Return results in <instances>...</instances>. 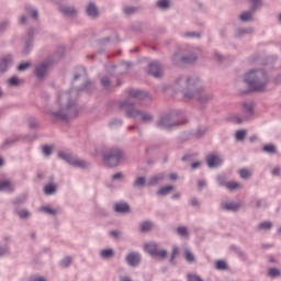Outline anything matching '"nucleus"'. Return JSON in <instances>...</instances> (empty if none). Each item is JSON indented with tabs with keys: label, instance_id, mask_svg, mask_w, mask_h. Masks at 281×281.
I'll return each instance as SVG.
<instances>
[{
	"label": "nucleus",
	"instance_id": "obj_1",
	"mask_svg": "<svg viewBox=\"0 0 281 281\" xmlns=\"http://www.w3.org/2000/svg\"><path fill=\"white\" fill-rule=\"evenodd\" d=\"M176 85L184 100H198L200 104H207L214 100V94L205 91L203 82L198 77L181 75L177 78Z\"/></svg>",
	"mask_w": 281,
	"mask_h": 281
},
{
	"label": "nucleus",
	"instance_id": "obj_2",
	"mask_svg": "<svg viewBox=\"0 0 281 281\" xmlns=\"http://www.w3.org/2000/svg\"><path fill=\"white\" fill-rule=\"evenodd\" d=\"M78 90L71 89L64 91L57 99L59 104L58 111L52 112L53 117L61 120V122H71L80 115V109L78 108Z\"/></svg>",
	"mask_w": 281,
	"mask_h": 281
},
{
	"label": "nucleus",
	"instance_id": "obj_3",
	"mask_svg": "<svg viewBox=\"0 0 281 281\" xmlns=\"http://www.w3.org/2000/svg\"><path fill=\"white\" fill-rule=\"evenodd\" d=\"M244 82L250 91H267L269 77L265 70H250L244 76Z\"/></svg>",
	"mask_w": 281,
	"mask_h": 281
},
{
	"label": "nucleus",
	"instance_id": "obj_4",
	"mask_svg": "<svg viewBox=\"0 0 281 281\" xmlns=\"http://www.w3.org/2000/svg\"><path fill=\"white\" fill-rule=\"evenodd\" d=\"M121 109L125 111L127 117H139L142 124H150V122H154L155 120L153 113L137 109L135 103L130 100L122 102Z\"/></svg>",
	"mask_w": 281,
	"mask_h": 281
},
{
	"label": "nucleus",
	"instance_id": "obj_5",
	"mask_svg": "<svg viewBox=\"0 0 281 281\" xmlns=\"http://www.w3.org/2000/svg\"><path fill=\"white\" fill-rule=\"evenodd\" d=\"M125 157L126 154L124 150L119 147H112L103 154V164H105L108 168H116L119 164L124 161Z\"/></svg>",
	"mask_w": 281,
	"mask_h": 281
},
{
	"label": "nucleus",
	"instance_id": "obj_6",
	"mask_svg": "<svg viewBox=\"0 0 281 281\" xmlns=\"http://www.w3.org/2000/svg\"><path fill=\"white\" fill-rule=\"evenodd\" d=\"M58 157L59 159H63L64 161H66L70 166H75L76 168H89V166H91L90 162H87L80 158H76V156L71 154H65L64 151H59Z\"/></svg>",
	"mask_w": 281,
	"mask_h": 281
},
{
	"label": "nucleus",
	"instance_id": "obj_7",
	"mask_svg": "<svg viewBox=\"0 0 281 281\" xmlns=\"http://www.w3.org/2000/svg\"><path fill=\"white\" fill-rule=\"evenodd\" d=\"M156 126L157 128H162L164 131H172V128L179 126V122L172 121V116L170 114H165L156 122Z\"/></svg>",
	"mask_w": 281,
	"mask_h": 281
},
{
	"label": "nucleus",
	"instance_id": "obj_8",
	"mask_svg": "<svg viewBox=\"0 0 281 281\" xmlns=\"http://www.w3.org/2000/svg\"><path fill=\"white\" fill-rule=\"evenodd\" d=\"M52 69V61H44L35 67V76L40 80H43L47 72Z\"/></svg>",
	"mask_w": 281,
	"mask_h": 281
},
{
	"label": "nucleus",
	"instance_id": "obj_9",
	"mask_svg": "<svg viewBox=\"0 0 281 281\" xmlns=\"http://www.w3.org/2000/svg\"><path fill=\"white\" fill-rule=\"evenodd\" d=\"M78 79H80L85 82L82 86H80L78 88V91H82V90L87 89V85H89V80L87 77V69L81 67L77 70V74L74 76V80H78Z\"/></svg>",
	"mask_w": 281,
	"mask_h": 281
},
{
	"label": "nucleus",
	"instance_id": "obj_10",
	"mask_svg": "<svg viewBox=\"0 0 281 281\" xmlns=\"http://www.w3.org/2000/svg\"><path fill=\"white\" fill-rule=\"evenodd\" d=\"M171 60L172 65H176V67H181V65H186V63L189 61V59L184 56V49H180L176 54H173Z\"/></svg>",
	"mask_w": 281,
	"mask_h": 281
},
{
	"label": "nucleus",
	"instance_id": "obj_11",
	"mask_svg": "<svg viewBox=\"0 0 281 281\" xmlns=\"http://www.w3.org/2000/svg\"><path fill=\"white\" fill-rule=\"evenodd\" d=\"M206 164L209 168H216L223 164V159L217 154H210L206 156Z\"/></svg>",
	"mask_w": 281,
	"mask_h": 281
},
{
	"label": "nucleus",
	"instance_id": "obj_12",
	"mask_svg": "<svg viewBox=\"0 0 281 281\" xmlns=\"http://www.w3.org/2000/svg\"><path fill=\"white\" fill-rule=\"evenodd\" d=\"M147 72L149 76H154V78H159L162 74V68L161 65L157 61H153L148 65V70Z\"/></svg>",
	"mask_w": 281,
	"mask_h": 281
},
{
	"label": "nucleus",
	"instance_id": "obj_13",
	"mask_svg": "<svg viewBox=\"0 0 281 281\" xmlns=\"http://www.w3.org/2000/svg\"><path fill=\"white\" fill-rule=\"evenodd\" d=\"M14 63V57L12 55H5L0 58V74H5L8 67Z\"/></svg>",
	"mask_w": 281,
	"mask_h": 281
},
{
	"label": "nucleus",
	"instance_id": "obj_14",
	"mask_svg": "<svg viewBox=\"0 0 281 281\" xmlns=\"http://www.w3.org/2000/svg\"><path fill=\"white\" fill-rule=\"evenodd\" d=\"M128 98H134V100H146L148 98V92L139 89H130Z\"/></svg>",
	"mask_w": 281,
	"mask_h": 281
},
{
	"label": "nucleus",
	"instance_id": "obj_15",
	"mask_svg": "<svg viewBox=\"0 0 281 281\" xmlns=\"http://www.w3.org/2000/svg\"><path fill=\"white\" fill-rule=\"evenodd\" d=\"M126 262L130 267H137L142 262V256L139 252H131L126 256Z\"/></svg>",
	"mask_w": 281,
	"mask_h": 281
},
{
	"label": "nucleus",
	"instance_id": "obj_16",
	"mask_svg": "<svg viewBox=\"0 0 281 281\" xmlns=\"http://www.w3.org/2000/svg\"><path fill=\"white\" fill-rule=\"evenodd\" d=\"M116 214H131V206L126 202H119L114 204Z\"/></svg>",
	"mask_w": 281,
	"mask_h": 281
},
{
	"label": "nucleus",
	"instance_id": "obj_17",
	"mask_svg": "<svg viewBox=\"0 0 281 281\" xmlns=\"http://www.w3.org/2000/svg\"><path fill=\"white\" fill-rule=\"evenodd\" d=\"M86 12L91 19H98L100 16V10H98V7L93 2L88 4Z\"/></svg>",
	"mask_w": 281,
	"mask_h": 281
},
{
	"label": "nucleus",
	"instance_id": "obj_18",
	"mask_svg": "<svg viewBox=\"0 0 281 281\" xmlns=\"http://www.w3.org/2000/svg\"><path fill=\"white\" fill-rule=\"evenodd\" d=\"M165 179H166V173H157L149 178L147 186L149 187L157 186V183H161V181H164Z\"/></svg>",
	"mask_w": 281,
	"mask_h": 281
},
{
	"label": "nucleus",
	"instance_id": "obj_19",
	"mask_svg": "<svg viewBox=\"0 0 281 281\" xmlns=\"http://www.w3.org/2000/svg\"><path fill=\"white\" fill-rule=\"evenodd\" d=\"M184 58L189 61H184V65H192V63H196L198 57L196 54L192 53V50L184 49Z\"/></svg>",
	"mask_w": 281,
	"mask_h": 281
},
{
	"label": "nucleus",
	"instance_id": "obj_20",
	"mask_svg": "<svg viewBox=\"0 0 281 281\" xmlns=\"http://www.w3.org/2000/svg\"><path fill=\"white\" fill-rule=\"evenodd\" d=\"M254 12L251 9L249 11H245L239 15L240 21L243 23H248V21H254Z\"/></svg>",
	"mask_w": 281,
	"mask_h": 281
},
{
	"label": "nucleus",
	"instance_id": "obj_21",
	"mask_svg": "<svg viewBox=\"0 0 281 281\" xmlns=\"http://www.w3.org/2000/svg\"><path fill=\"white\" fill-rule=\"evenodd\" d=\"M7 190L8 192H14V184L10 180L0 181V191Z\"/></svg>",
	"mask_w": 281,
	"mask_h": 281
},
{
	"label": "nucleus",
	"instance_id": "obj_22",
	"mask_svg": "<svg viewBox=\"0 0 281 281\" xmlns=\"http://www.w3.org/2000/svg\"><path fill=\"white\" fill-rule=\"evenodd\" d=\"M60 13L65 14L66 16H76L78 14V11L74 7H61Z\"/></svg>",
	"mask_w": 281,
	"mask_h": 281
},
{
	"label": "nucleus",
	"instance_id": "obj_23",
	"mask_svg": "<svg viewBox=\"0 0 281 281\" xmlns=\"http://www.w3.org/2000/svg\"><path fill=\"white\" fill-rule=\"evenodd\" d=\"M223 210H227L228 212H237V210L240 209V203H223L222 204Z\"/></svg>",
	"mask_w": 281,
	"mask_h": 281
},
{
	"label": "nucleus",
	"instance_id": "obj_24",
	"mask_svg": "<svg viewBox=\"0 0 281 281\" xmlns=\"http://www.w3.org/2000/svg\"><path fill=\"white\" fill-rule=\"evenodd\" d=\"M220 186H225V188H227V190H240V188H243V186H240V183L236 182V181H229V182H220Z\"/></svg>",
	"mask_w": 281,
	"mask_h": 281
},
{
	"label": "nucleus",
	"instance_id": "obj_25",
	"mask_svg": "<svg viewBox=\"0 0 281 281\" xmlns=\"http://www.w3.org/2000/svg\"><path fill=\"white\" fill-rule=\"evenodd\" d=\"M158 246L156 243H149L145 246V251L151 255L155 258V254H157Z\"/></svg>",
	"mask_w": 281,
	"mask_h": 281
},
{
	"label": "nucleus",
	"instance_id": "obj_26",
	"mask_svg": "<svg viewBox=\"0 0 281 281\" xmlns=\"http://www.w3.org/2000/svg\"><path fill=\"white\" fill-rule=\"evenodd\" d=\"M172 190H175V186H165L157 191V194L160 196H166V195L170 194V192H172Z\"/></svg>",
	"mask_w": 281,
	"mask_h": 281
},
{
	"label": "nucleus",
	"instance_id": "obj_27",
	"mask_svg": "<svg viewBox=\"0 0 281 281\" xmlns=\"http://www.w3.org/2000/svg\"><path fill=\"white\" fill-rule=\"evenodd\" d=\"M56 190H58V187L56 186V183H48L44 187V192L47 195L56 193Z\"/></svg>",
	"mask_w": 281,
	"mask_h": 281
},
{
	"label": "nucleus",
	"instance_id": "obj_28",
	"mask_svg": "<svg viewBox=\"0 0 281 281\" xmlns=\"http://www.w3.org/2000/svg\"><path fill=\"white\" fill-rule=\"evenodd\" d=\"M262 150L263 153H268V155H276V153H278V148L273 144H266Z\"/></svg>",
	"mask_w": 281,
	"mask_h": 281
},
{
	"label": "nucleus",
	"instance_id": "obj_29",
	"mask_svg": "<svg viewBox=\"0 0 281 281\" xmlns=\"http://www.w3.org/2000/svg\"><path fill=\"white\" fill-rule=\"evenodd\" d=\"M133 187L139 188V189L145 188L146 187V177L142 176V177L136 178V180L133 183Z\"/></svg>",
	"mask_w": 281,
	"mask_h": 281
},
{
	"label": "nucleus",
	"instance_id": "obj_30",
	"mask_svg": "<svg viewBox=\"0 0 281 281\" xmlns=\"http://www.w3.org/2000/svg\"><path fill=\"white\" fill-rule=\"evenodd\" d=\"M244 113L246 117L254 114V104L251 103H244L243 104Z\"/></svg>",
	"mask_w": 281,
	"mask_h": 281
},
{
	"label": "nucleus",
	"instance_id": "obj_31",
	"mask_svg": "<svg viewBox=\"0 0 281 281\" xmlns=\"http://www.w3.org/2000/svg\"><path fill=\"white\" fill-rule=\"evenodd\" d=\"M153 229V222L145 221L140 224V232L146 233Z\"/></svg>",
	"mask_w": 281,
	"mask_h": 281
},
{
	"label": "nucleus",
	"instance_id": "obj_32",
	"mask_svg": "<svg viewBox=\"0 0 281 281\" xmlns=\"http://www.w3.org/2000/svg\"><path fill=\"white\" fill-rule=\"evenodd\" d=\"M247 137V130H238L235 134V139L237 142H243Z\"/></svg>",
	"mask_w": 281,
	"mask_h": 281
},
{
	"label": "nucleus",
	"instance_id": "obj_33",
	"mask_svg": "<svg viewBox=\"0 0 281 281\" xmlns=\"http://www.w3.org/2000/svg\"><path fill=\"white\" fill-rule=\"evenodd\" d=\"M156 5L160 8V10H168V8H170V0H158Z\"/></svg>",
	"mask_w": 281,
	"mask_h": 281
},
{
	"label": "nucleus",
	"instance_id": "obj_34",
	"mask_svg": "<svg viewBox=\"0 0 281 281\" xmlns=\"http://www.w3.org/2000/svg\"><path fill=\"white\" fill-rule=\"evenodd\" d=\"M101 85H102L103 89H106V91H109V89H111V79L109 78V76H103L101 78Z\"/></svg>",
	"mask_w": 281,
	"mask_h": 281
},
{
	"label": "nucleus",
	"instance_id": "obj_35",
	"mask_svg": "<svg viewBox=\"0 0 281 281\" xmlns=\"http://www.w3.org/2000/svg\"><path fill=\"white\" fill-rule=\"evenodd\" d=\"M268 276L270 278H280L281 271L278 268H270L269 271H268Z\"/></svg>",
	"mask_w": 281,
	"mask_h": 281
},
{
	"label": "nucleus",
	"instance_id": "obj_36",
	"mask_svg": "<svg viewBox=\"0 0 281 281\" xmlns=\"http://www.w3.org/2000/svg\"><path fill=\"white\" fill-rule=\"evenodd\" d=\"M184 258L187 262H194L196 260V258H194V255L192 254V251H190V249L184 250Z\"/></svg>",
	"mask_w": 281,
	"mask_h": 281
},
{
	"label": "nucleus",
	"instance_id": "obj_37",
	"mask_svg": "<svg viewBox=\"0 0 281 281\" xmlns=\"http://www.w3.org/2000/svg\"><path fill=\"white\" fill-rule=\"evenodd\" d=\"M123 12L127 16H131V14H135V12H137V7H124Z\"/></svg>",
	"mask_w": 281,
	"mask_h": 281
},
{
	"label": "nucleus",
	"instance_id": "obj_38",
	"mask_svg": "<svg viewBox=\"0 0 281 281\" xmlns=\"http://www.w3.org/2000/svg\"><path fill=\"white\" fill-rule=\"evenodd\" d=\"M32 67V63L25 61L18 66V71H27Z\"/></svg>",
	"mask_w": 281,
	"mask_h": 281
},
{
	"label": "nucleus",
	"instance_id": "obj_39",
	"mask_svg": "<svg viewBox=\"0 0 281 281\" xmlns=\"http://www.w3.org/2000/svg\"><path fill=\"white\" fill-rule=\"evenodd\" d=\"M239 176H240L241 179H249V177H251V170L240 169L239 170Z\"/></svg>",
	"mask_w": 281,
	"mask_h": 281
},
{
	"label": "nucleus",
	"instance_id": "obj_40",
	"mask_svg": "<svg viewBox=\"0 0 281 281\" xmlns=\"http://www.w3.org/2000/svg\"><path fill=\"white\" fill-rule=\"evenodd\" d=\"M273 227V223L271 222H262L258 225V229H271Z\"/></svg>",
	"mask_w": 281,
	"mask_h": 281
},
{
	"label": "nucleus",
	"instance_id": "obj_41",
	"mask_svg": "<svg viewBox=\"0 0 281 281\" xmlns=\"http://www.w3.org/2000/svg\"><path fill=\"white\" fill-rule=\"evenodd\" d=\"M25 11L31 14L32 19H38V11L36 9H32L31 7H25Z\"/></svg>",
	"mask_w": 281,
	"mask_h": 281
},
{
	"label": "nucleus",
	"instance_id": "obj_42",
	"mask_svg": "<svg viewBox=\"0 0 281 281\" xmlns=\"http://www.w3.org/2000/svg\"><path fill=\"white\" fill-rule=\"evenodd\" d=\"M9 85L11 86V87H19V85H21V79H19L18 77H11L10 79H9Z\"/></svg>",
	"mask_w": 281,
	"mask_h": 281
},
{
	"label": "nucleus",
	"instance_id": "obj_43",
	"mask_svg": "<svg viewBox=\"0 0 281 281\" xmlns=\"http://www.w3.org/2000/svg\"><path fill=\"white\" fill-rule=\"evenodd\" d=\"M252 33H254V27L238 30V36H245V34H252Z\"/></svg>",
	"mask_w": 281,
	"mask_h": 281
},
{
	"label": "nucleus",
	"instance_id": "obj_44",
	"mask_svg": "<svg viewBox=\"0 0 281 281\" xmlns=\"http://www.w3.org/2000/svg\"><path fill=\"white\" fill-rule=\"evenodd\" d=\"M250 2L252 3V7L250 9L252 12H256V10H258V8H260V5H262L261 0H250Z\"/></svg>",
	"mask_w": 281,
	"mask_h": 281
},
{
	"label": "nucleus",
	"instance_id": "obj_45",
	"mask_svg": "<svg viewBox=\"0 0 281 281\" xmlns=\"http://www.w3.org/2000/svg\"><path fill=\"white\" fill-rule=\"evenodd\" d=\"M235 254L240 258V260H247V254H245L240 248H235Z\"/></svg>",
	"mask_w": 281,
	"mask_h": 281
},
{
	"label": "nucleus",
	"instance_id": "obj_46",
	"mask_svg": "<svg viewBox=\"0 0 281 281\" xmlns=\"http://www.w3.org/2000/svg\"><path fill=\"white\" fill-rule=\"evenodd\" d=\"M177 234H178L179 236H188V227H186V226H179V227L177 228Z\"/></svg>",
	"mask_w": 281,
	"mask_h": 281
},
{
	"label": "nucleus",
	"instance_id": "obj_47",
	"mask_svg": "<svg viewBox=\"0 0 281 281\" xmlns=\"http://www.w3.org/2000/svg\"><path fill=\"white\" fill-rule=\"evenodd\" d=\"M102 258H111L113 256V249H104L101 251Z\"/></svg>",
	"mask_w": 281,
	"mask_h": 281
},
{
	"label": "nucleus",
	"instance_id": "obj_48",
	"mask_svg": "<svg viewBox=\"0 0 281 281\" xmlns=\"http://www.w3.org/2000/svg\"><path fill=\"white\" fill-rule=\"evenodd\" d=\"M42 212H45L46 214H52L53 216H56V214H57L56 210H54L49 206L42 207Z\"/></svg>",
	"mask_w": 281,
	"mask_h": 281
},
{
	"label": "nucleus",
	"instance_id": "obj_49",
	"mask_svg": "<svg viewBox=\"0 0 281 281\" xmlns=\"http://www.w3.org/2000/svg\"><path fill=\"white\" fill-rule=\"evenodd\" d=\"M168 256V251H166V250H159L158 248H157V250H156V252H155V257H158V258H166Z\"/></svg>",
	"mask_w": 281,
	"mask_h": 281
},
{
	"label": "nucleus",
	"instance_id": "obj_50",
	"mask_svg": "<svg viewBox=\"0 0 281 281\" xmlns=\"http://www.w3.org/2000/svg\"><path fill=\"white\" fill-rule=\"evenodd\" d=\"M184 36H187V38H201V33L188 32L184 34Z\"/></svg>",
	"mask_w": 281,
	"mask_h": 281
},
{
	"label": "nucleus",
	"instance_id": "obj_51",
	"mask_svg": "<svg viewBox=\"0 0 281 281\" xmlns=\"http://www.w3.org/2000/svg\"><path fill=\"white\" fill-rule=\"evenodd\" d=\"M216 269H220V270H224V269H227V262L223 261V260H218L216 262Z\"/></svg>",
	"mask_w": 281,
	"mask_h": 281
},
{
	"label": "nucleus",
	"instance_id": "obj_52",
	"mask_svg": "<svg viewBox=\"0 0 281 281\" xmlns=\"http://www.w3.org/2000/svg\"><path fill=\"white\" fill-rule=\"evenodd\" d=\"M27 124L30 128H36L38 126V121H36L35 119H29Z\"/></svg>",
	"mask_w": 281,
	"mask_h": 281
},
{
	"label": "nucleus",
	"instance_id": "obj_53",
	"mask_svg": "<svg viewBox=\"0 0 281 281\" xmlns=\"http://www.w3.org/2000/svg\"><path fill=\"white\" fill-rule=\"evenodd\" d=\"M43 153L46 157H49V155H52V146L49 145H44L43 146Z\"/></svg>",
	"mask_w": 281,
	"mask_h": 281
},
{
	"label": "nucleus",
	"instance_id": "obj_54",
	"mask_svg": "<svg viewBox=\"0 0 281 281\" xmlns=\"http://www.w3.org/2000/svg\"><path fill=\"white\" fill-rule=\"evenodd\" d=\"M109 126H111V128L115 127V126H122V120H112L110 123H109Z\"/></svg>",
	"mask_w": 281,
	"mask_h": 281
},
{
	"label": "nucleus",
	"instance_id": "obj_55",
	"mask_svg": "<svg viewBox=\"0 0 281 281\" xmlns=\"http://www.w3.org/2000/svg\"><path fill=\"white\" fill-rule=\"evenodd\" d=\"M124 178V173L122 172H116L112 176V181H122V179Z\"/></svg>",
	"mask_w": 281,
	"mask_h": 281
},
{
	"label": "nucleus",
	"instance_id": "obj_56",
	"mask_svg": "<svg viewBox=\"0 0 281 281\" xmlns=\"http://www.w3.org/2000/svg\"><path fill=\"white\" fill-rule=\"evenodd\" d=\"M188 280L189 281H203L199 274H188Z\"/></svg>",
	"mask_w": 281,
	"mask_h": 281
},
{
	"label": "nucleus",
	"instance_id": "obj_57",
	"mask_svg": "<svg viewBox=\"0 0 281 281\" xmlns=\"http://www.w3.org/2000/svg\"><path fill=\"white\" fill-rule=\"evenodd\" d=\"M18 215L20 216V218H29V216H30V211H27V210L20 211V212L18 213Z\"/></svg>",
	"mask_w": 281,
	"mask_h": 281
},
{
	"label": "nucleus",
	"instance_id": "obj_58",
	"mask_svg": "<svg viewBox=\"0 0 281 281\" xmlns=\"http://www.w3.org/2000/svg\"><path fill=\"white\" fill-rule=\"evenodd\" d=\"M234 120H235L236 124H243V122H245V120H247V116L244 115V117H241L239 115H235Z\"/></svg>",
	"mask_w": 281,
	"mask_h": 281
},
{
	"label": "nucleus",
	"instance_id": "obj_59",
	"mask_svg": "<svg viewBox=\"0 0 281 281\" xmlns=\"http://www.w3.org/2000/svg\"><path fill=\"white\" fill-rule=\"evenodd\" d=\"M60 265L63 267H69L71 265V257H66Z\"/></svg>",
	"mask_w": 281,
	"mask_h": 281
},
{
	"label": "nucleus",
	"instance_id": "obj_60",
	"mask_svg": "<svg viewBox=\"0 0 281 281\" xmlns=\"http://www.w3.org/2000/svg\"><path fill=\"white\" fill-rule=\"evenodd\" d=\"M178 254H179V248L173 247L172 254H171V258H170L169 262H173L175 257H176Z\"/></svg>",
	"mask_w": 281,
	"mask_h": 281
},
{
	"label": "nucleus",
	"instance_id": "obj_61",
	"mask_svg": "<svg viewBox=\"0 0 281 281\" xmlns=\"http://www.w3.org/2000/svg\"><path fill=\"white\" fill-rule=\"evenodd\" d=\"M15 142H16V139H14V138H8V139L4 140L3 146L4 147L5 146H12V144H14Z\"/></svg>",
	"mask_w": 281,
	"mask_h": 281
},
{
	"label": "nucleus",
	"instance_id": "obj_62",
	"mask_svg": "<svg viewBox=\"0 0 281 281\" xmlns=\"http://www.w3.org/2000/svg\"><path fill=\"white\" fill-rule=\"evenodd\" d=\"M110 235H112L113 238H120V236H122V233H120V231H111Z\"/></svg>",
	"mask_w": 281,
	"mask_h": 281
},
{
	"label": "nucleus",
	"instance_id": "obj_63",
	"mask_svg": "<svg viewBox=\"0 0 281 281\" xmlns=\"http://www.w3.org/2000/svg\"><path fill=\"white\" fill-rule=\"evenodd\" d=\"M8 25H10V22L4 21L0 24V32H3L5 30V27H8Z\"/></svg>",
	"mask_w": 281,
	"mask_h": 281
},
{
	"label": "nucleus",
	"instance_id": "obj_64",
	"mask_svg": "<svg viewBox=\"0 0 281 281\" xmlns=\"http://www.w3.org/2000/svg\"><path fill=\"white\" fill-rule=\"evenodd\" d=\"M8 254V247H0V256H5Z\"/></svg>",
	"mask_w": 281,
	"mask_h": 281
}]
</instances>
